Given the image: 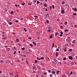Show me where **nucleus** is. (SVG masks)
Returning <instances> with one entry per match:
<instances>
[{
    "instance_id": "obj_13",
    "label": "nucleus",
    "mask_w": 77,
    "mask_h": 77,
    "mask_svg": "<svg viewBox=\"0 0 77 77\" xmlns=\"http://www.w3.org/2000/svg\"><path fill=\"white\" fill-rule=\"evenodd\" d=\"M63 50L64 51H66V49H65V48H63Z\"/></svg>"
},
{
    "instance_id": "obj_57",
    "label": "nucleus",
    "mask_w": 77,
    "mask_h": 77,
    "mask_svg": "<svg viewBox=\"0 0 77 77\" xmlns=\"http://www.w3.org/2000/svg\"><path fill=\"white\" fill-rule=\"evenodd\" d=\"M13 35H15V32H13Z\"/></svg>"
},
{
    "instance_id": "obj_18",
    "label": "nucleus",
    "mask_w": 77,
    "mask_h": 77,
    "mask_svg": "<svg viewBox=\"0 0 77 77\" xmlns=\"http://www.w3.org/2000/svg\"><path fill=\"white\" fill-rule=\"evenodd\" d=\"M29 46H31V47H33V45L32 44L29 45Z\"/></svg>"
},
{
    "instance_id": "obj_50",
    "label": "nucleus",
    "mask_w": 77,
    "mask_h": 77,
    "mask_svg": "<svg viewBox=\"0 0 77 77\" xmlns=\"http://www.w3.org/2000/svg\"><path fill=\"white\" fill-rule=\"evenodd\" d=\"M60 37H62V34H60Z\"/></svg>"
},
{
    "instance_id": "obj_53",
    "label": "nucleus",
    "mask_w": 77,
    "mask_h": 77,
    "mask_svg": "<svg viewBox=\"0 0 77 77\" xmlns=\"http://www.w3.org/2000/svg\"><path fill=\"white\" fill-rule=\"evenodd\" d=\"M15 53H16V51H15L14 53V54H15Z\"/></svg>"
},
{
    "instance_id": "obj_46",
    "label": "nucleus",
    "mask_w": 77,
    "mask_h": 77,
    "mask_svg": "<svg viewBox=\"0 0 77 77\" xmlns=\"http://www.w3.org/2000/svg\"><path fill=\"white\" fill-rule=\"evenodd\" d=\"M74 27H77V25H75Z\"/></svg>"
},
{
    "instance_id": "obj_40",
    "label": "nucleus",
    "mask_w": 77,
    "mask_h": 77,
    "mask_svg": "<svg viewBox=\"0 0 77 77\" xmlns=\"http://www.w3.org/2000/svg\"><path fill=\"white\" fill-rule=\"evenodd\" d=\"M17 44L18 45H19L20 46H21V44H20L19 43H17Z\"/></svg>"
},
{
    "instance_id": "obj_22",
    "label": "nucleus",
    "mask_w": 77,
    "mask_h": 77,
    "mask_svg": "<svg viewBox=\"0 0 77 77\" xmlns=\"http://www.w3.org/2000/svg\"><path fill=\"white\" fill-rule=\"evenodd\" d=\"M11 13V14H14V12L13 11H12Z\"/></svg>"
},
{
    "instance_id": "obj_5",
    "label": "nucleus",
    "mask_w": 77,
    "mask_h": 77,
    "mask_svg": "<svg viewBox=\"0 0 77 77\" xmlns=\"http://www.w3.org/2000/svg\"><path fill=\"white\" fill-rule=\"evenodd\" d=\"M59 33L58 32H56V33H55V36H57V35H59Z\"/></svg>"
},
{
    "instance_id": "obj_49",
    "label": "nucleus",
    "mask_w": 77,
    "mask_h": 77,
    "mask_svg": "<svg viewBox=\"0 0 77 77\" xmlns=\"http://www.w3.org/2000/svg\"><path fill=\"white\" fill-rule=\"evenodd\" d=\"M16 41H17V42H18V41H19L18 39H16Z\"/></svg>"
},
{
    "instance_id": "obj_52",
    "label": "nucleus",
    "mask_w": 77,
    "mask_h": 77,
    "mask_svg": "<svg viewBox=\"0 0 77 77\" xmlns=\"http://www.w3.org/2000/svg\"><path fill=\"white\" fill-rule=\"evenodd\" d=\"M48 72H51V70H48Z\"/></svg>"
},
{
    "instance_id": "obj_16",
    "label": "nucleus",
    "mask_w": 77,
    "mask_h": 77,
    "mask_svg": "<svg viewBox=\"0 0 77 77\" xmlns=\"http://www.w3.org/2000/svg\"><path fill=\"white\" fill-rule=\"evenodd\" d=\"M24 30H25V32H27V30L25 28H24L23 29Z\"/></svg>"
},
{
    "instance_id": "obj_44",
    "label": "nucleus",
    "mask_w": 77,
    "mask_h": 77,
    "mask_svg": "<svg viewBox=\"0 0 77 77\" xmlns=\"http://www.w3.org/2000/svg\"><path fill=\"white\" fill-rule=\"evenodd\" d=\"M50 77H52V76H53V75H51V74H50Z\"/></svg>"
},
{
    "instance_id": "obj_45",
    "label": "nucleus",
    "mask_w": 77,
    "mask_h": 77,
    "mask_svg": "<svg viewBox=\"0 0 77 77\" xmlns=\"http://www.w3.org/2000/svg\"><path fill=\"white\" fill-rule=\"evenodd\" d=\"M72 74V72H71V73H70V75Z\"/></svg>"
},
{
    "instance_id": "obj_47",
    "label": "nucleus",
    "mask_w": 77,
    "mask_h": 77,
    "mask_svg": "<svg viewBox=\"0 0 77 77\" xmlns=\"http://www.w3.org/2000/svg\"><path fill=\"white\" fill-rule=\"evenodd\" d=\"M65 24H67V22H65Z\"/></svg>"
},
{
    "instance_id": "obj_41",
    "label": "nucleus",
    "mask_w": 77,
    "mask_h": 77,
    "mask_svg": "<svg viewBox=\"0 0 77 77\" xmlns=\"http://www.w3.org/2000/svg\"><path fill=\"white\" fill-rule=\"evenodd\" d=\"M76 15V13H74L73 14V15Z\"/></svg>"
},
{
    "instance_id": "obj_24",
    "label": "nucleus",
    "mask_w": 77,
    "mask_h": 77,
    "mask_svg": "<svg viewBox=\"0 0 77 77\" xmlns=\"http://www.w3.org/2000/svg\"><path fill=\"white\" fill-rule=\"evenodd\" d=\"M72 51V49H69V51Z\"/></svg>"
},
{
    "instance_id": "obj_35",
    "label": "nucleus",
    "mask_w": 77,
    "mask_h": 77,
    "mask_svg": "<svg viewBox=\"0 0 77 77\" xmlns=\"http://www.w3.org/2000/svg\"><path fill=\"white\" fill-rule=\"evenodd\" d=\"M52 8L53 9H54V5H52Z\"/></svg>"
},
{
    "instance_id": "obj_25",
    "label": "nucleus",
    "mask_w": 77,
    "mask_h": 77,
    "mask_svg": "<svg viewBox=\"0 0 77 77\" xmlns=\"http://www.w3.org/2000/svg\"><path fill=\"white\" fill-rule=\"evenodd\" d=\"M12 74L13 75V73H10V75H12Z\"/></svg>"
},
{
    "instance_id": "obj_4",
    "label": "nucleus",
    "mask_w": 77,
    "mask_h": 77,
    "mask_svg": "<svg viewBox=\"0 0 77 77\" xmlns=\"http://www.w3.org/2000/svg\"><path fill=\"white\" fill-rule=\"evenodd\" d=\"M61 14H64L65 13V11L63 10H62L61 11Z\"/></svg>"
},
{
    "instance_id": "obj_32",
    "label": "nucleus",
    "mask_w": 77,
    "mask_h": 77,
    "mask_svg": "<svg viewBox=\"0 0 77 77\" xmlns=\"http://www.w3.org/2000/svg\"><path fill=\"white\" fill-rule=\"evenodd\" d=\"M39 1H37V4H39Z\"/></svg>"
},
{
    "instance_id": "obj_11",
    "label": "nucleus",
    "mask_w": 77,
    "mask_h": 77,
    "mask_svg": "<svg viewBox=\"0 0 77 77\" xmlns=\"http://www.w3.org/2000/svg\"><path fill=\"white\" fill-rule=\"evenodd\" d=\"M59 72H60V71H57V74H59Z\"/></svg>"
},
{
    "instance_id": "obj_3",
    "label": "nucleus",
    "mask_w": 77,
    "mask_h": 77,
    "mask_svg": "<svg viewBox=\"0 0 77 77\" xmlns=\"http://www.w3.org/2000/svg\"><path fill=\"white\" fill-rule=\"evenodd\" d=\"M48 28H50V29H48L47 30L48 32H50V30H51V28L50 27H48Z\"/></svg>"
},
{
    "instance_id": "obj_6",
    "label": "nucleus",
    "mask_w": 77,
    "mask_h": 77,
    "mask_svg": "<svg viewBox=\"0 0 77 77\" xmlns=\"http://www.w3.org/2000/svg\"><path fill=\"white\" fill-rule=\"evenodd\" d=\"M33 44H34V45H35V46L36 45V43L35 42H33Z\"/></svg>"
},
{
    "instance_id": "obj_17",
    "label": "nucleus",
    "mask_w": 77,
    "mask_h": 77,
    "mask_svg": "<svg viewBox=\"0 0 77 77\" xmlns=\"http://www.w3.org/2000/svg\"><path fill=\"white\" fill-rule=\"evenodd\" d=\"M63 60H66V57H64L63 58Z\"/></svg>"
},
{
    "instance_id": "obj_54",
    "label": "nucleus",
    "mask_w": 77,
    "mask_h": 77,
    "mask_svg": "<svg viewBox=\"0 0 77 77\" xmlns=\"http://www.w3.org/2000/svg\"><path fill=\"white\" fill-rule=\"evenodd\" d=\"M28 5H32V4H31V3H28Z\"/></svg>"
},
{
    "instance_id": "obj_33",
    "label": "nucleus",
    "mask_w": 77,
    "mask_h": 77,
    "mask_svg": "<svg viewBox=\"0 0 77 77\" xmlns=\"http://www.w3.org/2000/svg\"><path fill=\"white\" fill-rule=\"evenodd\" d=\"M54 60L55 62H57V60H56V59H54Z\"/></svg>"
},
{
    "instance_id": "obj_26",
    "label": "nucleus",
    "mask_w": 77,
    "mask_h": 77,
    "mask_svg": "<svg viewBox=\"0 0 77 77\" xmlns=\"http://www.w3.org/2000/svg\"><path fill=\"white\" fill-rule=\"evenodd\" d=\"M33 2H34V3H36V0H34L33 1Z\"/></svg>"
},
{
    "instance_id": "obj_19",
    "label": "nucleus",
    "mask_w": 77,
    "mask_h": 77,
    "mask_svg": "<svg viewBox=\"0 0 77 77\" xmlns=\"http://www.w3.org/2000/svg\"><path fill=\"white\" fill-rule=\"evenodd\" d=\"M49 15V14H46V15H45L46 16V17H47V16Z\"/></svg>"
},
{
    "instance_id": "obj_36",
    "label": "nucleus",
    "mask_w": 77,
    "mask_h": 77,
    "mask_svg": "<svg viewBox=\"0 0 77 77\" xmlns=\"http://www.w3.org/2000/svg\"><path fill=\"white\" fill-rule=\"evenodd\" d=\"M35 63H38V60H35Z\"/></svg>"
},
{
    "instance_id": "obj_28",
    "label": "nucleus",
    "mask_w": 77,
    "mask_h": 77,
    "mask_svg": "<svg viewBox=\"0 0 77 77\" xmlns=\"http://www.w3.org/2000/svg\"><path fill=\"white\" fill-rule=\"evenodd\" d=\"M63 63H65L66 65V63L65 61H63Z\"/></svg>"
},
{
    "instance_id": "obj_39",
    "label": "nucleus",
    "mask_w": 77,
    "mask_h": 77,
    "mask_svg": "<svg viewBox=\"0 0 77 77\" xmlns=\"http://www.w3.org/2000/svg\"><path fill=\"white\" fill-rule=\"evenodd\" d=\"M35 18H38V17L37 16H35Z\"/></svg>"
},
{
    "instance_id": "obj_9",
    "label": "nucleus",
    "mask_w": 77,
    "mask_h": 77,
    "mask_svg": "<svg viewBox=\"0 0 77 77\" xmlns=\"http://www.w3.org/2000/svg\"><path fill=\"white\" fill-rule=\"evenodd\" d=\"M50 38V39H51V38H53V35H51L50 37H49Z\"/></svg>"
},
{
    "instance_id": "obj_27",
    "label": "nucleus",
    "mask_w": 77,
    "mask_h": 77,
    "mask_svg": "<svg viewBox=\"0 0 77 77\" xmlns=\"http://www.w3.org/2000/svg\"><path fill=\"white\" fill-rule=\"evenodd\" d=\"M65 32H67V31H68V29H65L64 30Z\"/></svg>"
},
{
    "instance_id": "obj_51",
    "label": "nucleus",
    "mask_w": 77,
    "mask_h": 77,
    "mask_svg": "<svg viewBox=\"0 0 77 77\" xmlns=\"http://www.w3.org/2000/svg\"><path fill=\"white\" fill-rule=\"evenodd\" d=\"M36 72L35 71H33V73H35Z\"/></svg>"
},
{
    "instance_id": "obj_56",
    "label": "nucleus",
    "mask_w": 77,
    "mask_h": 77,
    "mask_svg": "<svg viewBox=\"0 0 77 77\" xmlns=\"http://www.w3.org/2000/svg\"><path fill=\"white\" fill-rule=\"evenodd\" d=\"M47 72H45V73H44V75H45L46 74H47Z\"/></svg>"
},
{
    "instance_id": "obj_10",
    "label": "nucleus",
    "mask_w": 77,
    "mask_h": 77,
    "mask_svg": "<svg viewBox=\"0 0 77 77\" xmlns=\"http://www.w3.org/2000/svg\"><path fill=\"white\" fill-rule=\"evenodd\" d=\"M8 24L10 25H11V24H12V22H9V23H8Z\"/></svg>"
},
{
    "instance_id": "obj_63",
    "label": "nucleus",
    "mask_w": 77,
    "mask_h": 77,
    "mask_svg": "<svg viewBox=\"0 0 77 77\" xmlns=\"http://www.w3.org/2000/svg\"><path fill=\"white\" fill-rule=\"evenodd\" d=\"M15 6H16V7H17V5H15Z\"/></svg>"
},
{
    "instance_id": "obj_34",
    "label": "nucleus",
    "mask_w": 77,
    "mask_h": 77,
    "mask_svg": "<svg viewBox=\"0 0 77 77\" xmlns=\"http://www.w3.org/2000/svg\"><path fill=\"white\" fill-rule=\"evenodd\" d=\"M35 68H36V67L34 65V66H33V68L34 69H35Z\"/></svg>"
},
{
    "instance_id": "obj_58",
    "label": "nucleus",
    "mask_w": 77,
    "mask_h": 77,
    "mask_svg": "<svg viewBox=\"0 0 77 77\" xmlns=\"http://www.w3.org/2000/svg\"><path fill=\"white\" fill-rule=\"evenodd\" d=\"M16 77H18V75H17Z\"/></svg>"
},
{
    "instance_id": "obj_15",
    "label": "nucleus",
    "mask_w": 77,
    "mask_h": 77,
    "mask_svg": "<svg viewBox=\"0 0 77 77\" xmlns=\"http://www.w3.org/2000/svg\"><path fill=\"white\" fill-rule=\"evenodd\" d=\"M52 73L53 74H55V72H54V71H52Z\"/></svg>"
},
{
    "instance_id": "obj_21",
    "label": "nucleus",
    "mask_w": 77,
    "mask_h": 77,
    "mask_svg": "<svg viewBox=\"0 0 77 77\" xmlns=\"http://www.w3.org/2000/svg\"><path fill=\"white\" fill-rule=\"evenodd\" d=\"M22 50H24L25 49V48H21Z\"/></svg>"
},
{
    "instance_id": "obj_48",
    "label": "nucleus",
    "mask_w": 77,
    "mask_h": 77,
    "mask_svg": "<svg viewBox=\"0 0 77 77\" xmlns=\"http://www.w3.org/2000/svg\"><path fill=\"white\" fill-rule=\"evenodd\" d=\"M63 32H61V35H63Z\"/></svg>"
},
{
    "instance_id": "obj_42",
    "label": "nucleus",
    "mask_w": 77,
    "mask_h": 77,
    "mask_svg": "<svg viewBox=\"0 0 77 77\" xmlns=\"http://www.w3.org/2000/svg\"><path fill=\"white\" fill-rule=\"evenodd\" d=\"M56 51H59V49H57Z\"/></svg>"
},
{
    "instance_id": "obj_60",
    "label": "nucleus",
    "mask_w": 77,
    "mask_h": 77,
    "mask_svg": "<svg viewBox=\"0 0 77 77\" xmlns=\"http://www.w3.org/2000/svg\"><path fill=\"white\" fill-rule=\"evenodd\" d=\"M18 21V20H16V23H17V22Z\"/></svg>"
},
{
    "instance_id": "obj_2",
    "label": "nucleus",
    "mask_w": 77,
    "mask_h": 77,
    "mask_svg": "<svg viewBox=\"0 0 77 77\" xmlns=\"http://www.w3.org/2000/svg\"><path fill=\"white\" fill-rule=\"evenodd\" d=\"M69 59H70V60H72V57L71 56H69Z\"/></svg>"
},
{
    "instance_id": "obj_7",
    "label": "nucleus",
    "mask_w": 77,
    "mask_h": 77,
    "mask_svg": "<svg viewBox=\"0 0 77 77\" xmlns=\"http://www.w3.org/2000/svg\"><path fill=\"white\" fill-rule=\"evenodd\" d=\"M10 49H11L10 48H7L6 50L7 51H9V50H10Z\"/></svg>"
},
{
    "instance_id": "obj_30",
    "label": "nucleus",
    "mask_w": 77,
    "mask_h": 77,
    "mask_svg": "<svg viewBox=\"0 0 77 77\" xmlns=\"http://www.w3.org/2000/svg\"><path fill=\"white\" fill-rule=\"evenodd\" d=\"M44 6H45V7H47V5H46V4H44Z\"/></svg>"
},
{
    "instance_id": "obj_31",
    "label": "nucleus",
    "mask_w": 77,
    "mask_h": 77,
    "mask_svg": "<svg viewBox=\"0 0 77 77\" xmlns=\"http://www.w3.org/2000/svg\"><path fill=\"white\" fill-rule=\"evenodd\" d=\"M74 11H77V9H76V8H75Z\"/></svg>"
},
{
    "instance_id": "obj_43",
    "label": "nucleus",
    "mask_w": 77,
    "mask_h": 77,
    "mask_svg": "<svg viewBox=\"0 0 77 77\" xmlns=\"http://www.w3.org/2000/svg\"><path fill=\"white\" fill-rule=\"evenodd\" d=\"M60 27L61 29H63V27L62 26H61Z\"/></svg>"
},
{
    "instance_id": "obj_29",
    "label": "nucleus",
    "mask_w": 77,
    "mask_h": 77,
    "mask_svg": "<svg viewBox=\"0 0 77 77\" xmlns=\"http://www.w3.org/2000/svg\"><path fill=\"white\" fill-rule=\"evenodd\" d=\"M28 38L29 39L31 40L32 39V38L31 37H28Z\"/></svg>"
},
{
    "instance_id": "obj_64",
    "label": "nucleus",
    "mask_w": 77,
    "mask_h": 77,
    "mask_svg": "<svg viewBox=\"0 0 77 77\" xmlns=\"http://www.w3.org/2000/svg\"><path fill=\"white\" fill-rule=\"evenodd\" d=\"M2 73V71H0V74Z\"/></svg>"
},
{
    "instance_id": "obj_12",
    "label": "nucleus",
    "mask_w": 77,
    "mask_h": 77,
    "mask_svg": "<svg viewBox=\"0 0 77 77\" xmlns=\"http://www.w3.org/2000/svg\"><path fill=\"white\" fill-rule=\"evenodd\" d=\"M71 64V65H74V63H73V62H72Z\"/></svg>"
},
{
    "instance_id": "obj_55",
    "label": "nucleus",
    "mask_w": 77,
    "mask_h": 77,
    "mask_svg": "<svg viewBox=\"0 0 77 77\" xmlns=\"http://www.w3.org/2000/svg\"><path fill=\"white\" fill-rule=\"evenodd\" d=\"M50 9H51L52 8V7L50 6Z\"/></svg>"
},
{
    "instance_id": "obj_38",
    "label": "nucleus",
    "mask_w": 77,
    "mask_h": 77,
    "mask_svg": "<svg viewBox=\"0 0 77 77\" xmlns=\"http://www.w3.org/2000/svg\"><path fill=\"white\" fill-rule=\"evenodd\" d=\"M25 5V3L24 2H23V3L22 4V5Z\"/></svg>"
},
{
    "instance_id": "obj_1",
    "label": "nucleus",
    "mask_w": 77,
    "mask_h": 77,
    "mask_svg": "<svg viewBox=\"0 0 77 77\" xmlns=\"http://www.w3.org/2000/svg\"><path fill=\"white\" fill-rule=\"evenodd\" d=\"M30 49H29V50H27V51H26V54H29V53H30Z\"/></svg>"
},
{
    "instance_id": "obj_37",
    "label": "nucleus",
    "mask_w": 77,
    "mask_h": 77,
    "mask_svg": "<svg viewBox=\"0 0 77 77\" xmlns=\"http://www.w3.org/2000/svg\"><path fill=\"white\" fill-rule=\"evenodd\" d=\"M46 22H47V23H49V21H48V20H46Z\"/></svg>"
},
{
    "instance_id": "obj_59",
    "label": "nucleus",
    "mask_w": 77,
    "mask_h": 77,
    "mask_svg": "<svg viewBox=\"0 0 77 77\" xmlns=\"http://www.w3.org/2000/svg\"><path fill=\"white\" fill-rule=\"evenodd\" d=\"M2 39H6V38H2Z\"/></svg>"
},
{
    "instance_id": "obj_20",
    "label": "nucleus",
    "mask_w": 77,
    "mask_h": 77,
    "mask_svg": "<svg viewBox=\"0 0 77 77\" xmlns=\"http://www.w3.org/2000/svg\"><path fill=\"white\" fill-rule=\"evenodd\" d=\"M62 5H64V4H65V2H62Z\"/></svg>"
},
{
    "instance_id": "obj_8",
    "label": "nucleus",
    "mask_w": 77,
    "mask_h": 77,
    "mask_svg": "<svg viewBox=\"0 0 77 77\" xmlns=\"http://www.w3.org/2000/svg\"><path fill=\"white\" fill-rule=\"evenodd\" d=\"M75 42H76V41H75V40H73V41L72 42V43L73 44H75Z\"/></svg>"
},
{
    "instance_id": "obj_62",
    "label": "nucleus",
    "mask_w": 77,
    "mask_h": 77,
    "mask_svg": "<svg viewBox=\"0 0 77 77\" xmlns=\"http://www.w3.org/2000/svg\"><path fill=\"white\" fill-rule=\"evenodd\" d=\"M37 60H39V58L38 57H37Z\"/></svg>"
},
{
    "instance_id": "obj_23",
    "label": "nucleus",
    "mask_w": 77,
    "mask_h": 77,
    "mask_svg": "<svg viewBox=\"0 0 77 77\" xmlns=\"http://www.w3.org/2000/svg\"><path fill=\"white\" fill-rule=\"evenodd\" d=\"M40 59L42 60V59H44V57H41L40 58Z\"/></svg>"
},
{
    "instance_id": "obj_61",
    "label": "nucleus",
    "mask_w": 77,
    "mask_h": 77,
    "mask_svg": "<svg viewBox=\"0 0 77 77\" xmlns=\"http://www.w3.org/2000/svg\"><path fill=\"white\" fill-rule=\"evenodd\" d=\"M37 77H38V75H36Z\"/></svg>"
},
{
    "instance_id": "obj_14",
    "label": "nucleus",
    "mask_w": 77,
    "mask_h": 77,
    "mask_svg": "<svg viewBox=\"0 0 77 77\" xmlns=\"http://www.w3.org/2000/svg\"><path fill=\"white\" fill-rule=\"evenodd\" d=\"M56 57H57V56H58V53H57V52L56 53Z\"/></svg>"
}]
</instances>
